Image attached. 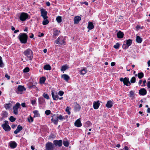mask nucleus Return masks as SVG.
Returning a JSON list of instances; mask_svg holds the SVG:
<instances>
[{
	"instance_id": "obj_36",
	"label": "nucleus",
	"mask_w": 150,
	"mask_h": 150,
	"mask_svg": "<svg viewBox=\"0 0 150 150\" xmlns=\"http://www.w3.org/2000/svg\"><path fill=\"white\" fill-rule=\"evenodd\" d=\"M8 115V113L6 111H3L2 112V116L3 117H6Z\"/></svg>"
},
{
	"instance_id": "obj_29",
	"label": "nucleus",
	"mask_w": 150,
	"mask_h": 150,
	"mask_svg": "<svg viewBox=\"0 0 150 150\" xmlns=\"http://www.w3.org/2000/svg\"><path fill=\"white\" fill-rule=\"evenodd\" d=\"M19 40L22 43H25L27 42V38H18Z\"/></svg>"
},
{
	"instance_id": "obj_52",
	"label": "nucleus",
	"mask_w": 150,
	"mask_h": 150,
	"mask_svg": "<svg viewBox=\"0 0 150 150\" xmlns=\"http://www.w3.org/2000/svg\"><path fill=\"white\" fill-rule=\"evenodd\" d=\"M45 113L46 115H48L50 114L51 111L49 110H47L45 111Z\"/></svg>"
},
{
	"instance_id": "obj_57",
	"label": "nucleus",
	"mask_w": 150,
	"mask_h": 150,
	"mask_svg": "<svg viewBox=\"0 0 150 150\" xmlns=\"http://www.w3.org/2000/svg\"><path fill=\"white\" fill-rule=\"evenodd\" d=\"M31 103L33 105H34L36 103V101L35 100H32Z\"/></svg>"
},
{
	"instance_id": "obj_31",
	"label": "nucleus",
	"mask_w": 150,
	"mask_h": 150,
	"mask_svg": "<svg viewBox=\"0 0 150 150\" xmlns=\"http://www.w3.org/2000/svg\"><path fill=\"white\" fill-rule=\"evenodd\" d=\"M19 38H28V36L27 35L24 33H20L19 35Z\"/></svg>"
},
{
	"instance_id": "obj_51",
	"label": "nucleus",
	"mask_w": 150,
	"mask_h": 150,
	"mask_svg": "<svg viewBox=\"0 0 150 150\" xmlns=\"http://www.w3.org/2000/svg\"><path fill=\"white\" fill-rule=\"evenodd\" d=\"M29 71V69L28 67H26L23 70L24 72H27Z\"/></svg>"
},
{
	"instance_id": "obj_20",
	"label": "nucleus",
	"mask_w": 150,
	"mask_h": 150,
	"mask_svg": "<svg viewBox=\"0 0 150 150\" xmlns=\"http://www.w3.org/2000/svg\"><path fill=\"white\" fill-rule=\"evenodd\" d=\"M81 109L80 105L78 104L76 105L74 107V110L75 112H77L79 111Z\"/></svg>"
},
{
	"instance_id": "obj_3",
	"label": "nucleus",
	"mask_w": 150,
	"mask_h": 150,
	"mask_svg": "<svg viewBox=\"0 0 150 150\" xmlns=\"http://www.w3.org/2000/svg\"><path fill=\"white\" fill-rule=\"evenodd\" d=\"M4 123L1 125V127L6 132L9 131L11 130V127L8 125V121L5 120Z\"/></svg>"
},
{
	"instance_id": "obj_56",
	"label": "nucleus",
	"mask_w": 150,
	"mask_h": 150,
	"mask_svg": "<svg viewBox=\"0 0 150 150\" xmlns=\"http://www.w3.org/2000/svg\"><path fill=\"white\" fill-rule=\"evenodd\" d=\"M21 105V106L23 107H26L25 103H22Z\"/></svg>"
},
{
	"instance_id": "obj_13",
	"label": "nucleus",
	"mask_w": 150,
	"mask_h": 150,
	"mask_svg": "<svg viewBox=\"0 0 150 150\" xmlns=\"http://www.w3.org/2000/svg\"><path fill=\"white\" fill-rule=\"evenodd\" d=\"M9 145L10 147L13 149L15 148L17 145V144L15 141H12L10 142L9 143Z\"/></svg>"
},
{
	"instance_id": "obj_62",
	"label": "nucleus",
	"mask_w": 150,
	"mask_h": 150,
	"mask_svg": "<svg viewBox=\"0 0 150 150\" xmlns=\"http://www.w3.org/2000/svg\"><path fill=\"white\" fill-rule=\"evenodd\" d=\"M16 125H13L11 126V127L12 128H14L16 126Z\"/></svg>"
},
{
	"instance_id": "obj_24",
	"label": "nucleus",
	"mask_w": 150,
	"mask_h": 150,
	"mask_svg": "<svg viewBox=\"0 0 150 150\" xmlns=\"http://www.w3.org/2000/svg\"><path fill=\"white\" fill-rule=\"evenodd\" d=\"M51 67L49 64L45 65L43 67L44 69L46 70H50L51 69Z\"/></svg>"
},
{
	"instance_id": "obj_17",
	"label": "nucleus",
	"mask_w": 150,
	"mask_h": 150,
	"mask_svg": "<svg viewBox=\"0 0 150 150\" xmlns=\"http://www.w3.org/2000/svg\"><path fill=\"white\" fill-rule=\"evenodd\" d=\"M23 129V127L20 125L18 126L17 129L14 132V133L16 134L19 133Z\"/></svg>"
},
{
	"instance_id": "obj_63",
	"label": "nucleus",
	"mask_w": 150,
	"mask_h": 150,
	"mask_svg": "<svg viewBox=\"0 0 150 150\" xmlns=\"http://www.w3.org/2000/svg\"><path fill=\"white\" fill-rule=\"evenodd\" d=\"M147 112L148 113H150V108H148L147 110Z\"/></svg>"
},
{
	"instance_id": "obj_9",
	"label": "nucleus",
	"mask_w": 150,
	"mask_h": 150,
	"mask_svg": "<svg viewBox=\"0 0 150 150\" xmlns=\"http://www.w3.org/2000/svg\"><path fill=\"white\" fill-rule=\"evenodd\" d=\"M20 105L19 103H16L15 105L13 107V113L15 115H17L18 113V110Z\"/></svg>"
},
{
	"instance_id": "obj_1",
	"label": "nucleus",
	"mask_w": 150,
	"mask_h": 150,
	"mask_svg": "<svg viewBox=\"0 0 150 150\" xmlns=\"http://www.w3.org/2000/svg\"><path fill=\"white\" fill-rule=\"evenodd\" d=\"M24 54L27 58V60H31L33 58V52L30 49L26 50L24 52Z\"/></svg>"
},
{
	"instance_id": "obj_18",
	"label": "nucleus",
	"mask_w": 150,
	"mask_h": 150,
	"mask_svg": "<svg viewBox=\"0 0 150 150\" xmlns=\"http://www.w3.org/2000/svg\"><path fill=\"white\" fill-rule=\"evenodd\" d=\"M52 95L53 99L54 100H57L59 99V96L57 94V93H56L55 94L54 93L53 91H52Z\"/></svg>"
},
{
	"instance_id": "obj_8",
	"label": "nucleus",
	"mask_w": 150,
	"mask_h": 150,
	"mask_svg": "<svg viewBox=\"0 0 150 150\" xmlns=\"http://www.w3.org/2000/svg\"><path fill=\"white\" fill-rule=\"evenodd\" d=\"M52 118L51 119V121L52 122H53L54 124L57 125L58 122L57 115L55 114H54L52 116Z\"/></svg>"
},
{
	"instance_id": "obj_45",
	"label": "nucleus",
	"mask_w": 150,
	"mask_h": 150,
	"mask_svg": "<svg viewBox=\"0 0 150 150\" xmlns=\"http://www.w3.org/2000/svg\"><path fill=\"white\" fill-rule=\"evenodd\" d=\"M136 78L135 77H132L130 80V82L132 83H134L135 82Z\"/></svg>"
},
{
	"instance_id": "obj_2",
	"label": "nucleus",
	"mask_w": 150,
	"mask_h": 150,
	"mask_svg": "<svg viewBox=\"0 0 150 150\" xmlns=\"http://www.w3.org/2000/svg\"><path fill=\"white\" fill-rule=\"evenodd\" d=\"M132 40L130 39L125 40L122 45L123 49L125 50L127 49L132 45Z\"/></svg>"
},
{
	"instance_id": "obj_14",
	"label": "nucleus",
	"mask_w": 150,
	"mask_h": 150,
	"mask_svg": "<svg viewBox=\"0 0 150 150\" xmlns=\"http://www.w3.org/2000/svg\"><path fill=\"white\" fill-rule=\"evenodd\" d=\"M139 94L141 95H145L147 93L146 90L144 88H141L139 91Z\"/></svg>"
},
{
	"instance_id": "obj_15",
	"label": "nucleus",
	"mask_w": 150,
	"mask_h": 150,
	"mask_svg": "<svg viewBox=\"0 0 150 150\" xmlns=\"http://www.w3.org/2000/svg\"><path fill=\"white\" fill-rule=\"evenodd\" d=\"M75 126L77 127H80L82 126V124L81 123L80 119H77L74 123Z\"/></svg>"
},
{
	"instance_id": "obj_53",
	"label": "nucleus",
	"mask_w": 150,
	"mask_h": 150,
	"mask_svg": "<svg viewBox=\"0 0 150 150\" xmlns=\"http://www.w3.org/2000/svg\"><path fill=\"white\" fill-rule=\"evenodd\" d=\"M150 80V78L148 79V80ZM147 86L148 88H150V81L147 82Z\"/></svg>"
},
{
	"instance_id": "obj_59",
	"label": "nucleus",
	"mask_w": 150,
	"mask_h": 150,
	"mask_svg": "<svg viewBox=\"0 0 150 150\" xmlns=\"http://www.w3.org/2000/svg\"><path fill=\"white\" fill-rule=\"evenodd\" d=\"M44 35V34L43 33H41V34H39L38 35V36L39 37H43Z\"/></svg>"
},
{
	"instance_id": "obj_5",
	"label": "nucleus",
	"mask_w": 150,
	"mask_h": 150,
	"mask_svg": "<svg viewBox=\"0 0 150 150\" xmlns=\"http://www.w3.org/2000/svg\"><path fill=\"white\" fill-rule=\"evenodd\" d=\"M28 14L25 13H21L20 16V20L22 21H25L28 18Z\"/></svg>"
},
{
	"instance_id": "obj_43",
	"label": "nucleus",
	"mask_w": 150,
	"mask_h": 150,
	"mask_svg": "<svg viewBox=\"0 0 150 150\" xmlns=\"http://www.w3.org/2000/svg\"><path fill=\"white\" fill-rule=\"evenodd\" d=\"M91 125V123L89 121L87 122L85 124V126L86 127H88Z\"/></svg>"
},
{
	"instance_id": "obj_35",
	"label": "nucleus",
	"mask_w": 150,
	"mask_h": 150,
	"mask_svg": "<svg viewBox=\"0 0 150 150\" xmlns=\"http://www.w3.org/2000/svg\"><path fill=\"white\" fill-rule=\"evenodd\" d=\"M56 20L58 23H61L62 21L61 17L60 16H57L56 18Z\"/></svg>"
},
{
	"instance_id": "obj_12",
	"label": "nucleus",
	"mask_w": 150,
	"mask_h": 150,
	"mask_svg": "<svg viewBox=\"0 0 150 150\" xmlns=\"http://www.w3.org/2000/svg\"><path fill=\"white\" fill-rule=\"evenodd\" d=\"M53 143L56 146L60 147L61 146L62 144V141L61 140H56L54 141Z\"/></svg>"
},
{
	"instance_id": "obj_34",
	"label": "nucleus",
	"mask_w": 150,
	"mask_h": 150,
	"mask_svg": "<svg viewBox=\"0 0 150 150\" xmlns=\"http://www.w3.org/2000/svg\"><path fill=\"white\" fill-rule=\"evenodd\" d=\"M68 67L67 65H64L62 67L61 70L62 71H65L68 68Z\"/></svg>"
},
{
	"instance_id": "obj_39",
	"label": "nucleus",
	"mask_w": 150,
	"mask_h": 150,
	"mask_svg": "<svg viewBox=\"0 0 150 150\" xmlns=\"http://www.w3.org/2000/svg\"><path fill=\"white\" fill-rule=\"evenodd\" d=\"M16 119L13 116H11L9 118V120L11 122H13L15 121Z\"/></svg>"
},
{
	"instance_id": "obj_55",
	"label": "nucleus",
	"mask_w": 150,
	"mask_h": 150,
	"mask_svg": "<svg viewBox=\"0 0 150 150\" xmlns=\"http://www.w3.org/2000/svg\"><path fill=\"white\" fill-rule=\"evenodd\" d=\"M120 150H129L128 147L126 146H125L124 148L122 149H121Z\"/></svg>"
},
{
	"instance_id": "obj_27",
	"label": "nucleus",
	"mask_w": 150,
	"mask_h": 150,
	"mask_svg": "<svg viewBox=\"0 0 150 150\" xmlns=\"http://www.w3.org/2000/svg\"><path fill=\"white\" fill-rule=\"evenodd\" d=\"M33 113L34 114V117H40V115L38 110H34L33 111Z\"/></svg>"
},
{
	"instance_id": "obj_32",
	"label": "nucleus",
	"mask_w": 150,
	"mask_h": 150,
	"mask_svg": "<svg viewBox=\"0 0 150 150\" xmlns=\"http://www.w3.org/2000/svg\"><path fill=\"white\" fill-rule=\"evenodd\" d=\"M53 31V34L54 36H57V35H58L60 33L59 31L58 30L55 29H54Z\"/></svg>"
},
{
	"instance_id": "obj_28",
	"label": "nucleus",
	"mask_w": 150,
	"mask_h": 150,
	"mask_svg": "<svg viewBox=\"0 0 150 150\" xmlns=\"http://www.w3.org/2000/svg\"><path fill=\"white\" fill-rule=\"evenodd\" d=\"M4 106L6 109V110H8L11 107L12 105L10 103H7L5 104Z\"/></svg>"
},
{
	"instance_id": "obj_49",
	"label": "nucleus",
	"mask_w": 150,
	"mask_h": 150,
	"mask_svg": "<svg viewBox=\"0 0 150 150\" xmlns=\"http://www.w3.org/2000/svg\"><path fill=\"white\" fill-rule=\"evenodd\" d=\"M64 94V92L62 91H59L58 93V94L60 96H62Z\"/></svg>"
},
{
	"instance_id": "obj_38",
	"label": "nucleus",
	"mask_w": 150,
	"mask_h": 150,
	"mask_svg": "<svg viewBox=\"0 0 150 150\" xmlns=\"http://www.w3.org/2000/svg\"><path fill=\"white\" fill-rule=\"evenodd\" d=\"M144 76V74L142 72H140L138 74V77L141 79Z\"/></svg>"
},
{
	"instance_id": "obj_16",
	"label": "nucleus",
	"mask_w": 150,
	"mask_h": 150,
	"mask_svg": "<svg viewBox=\"0 0 150 150\" xmlns=\"http://www.w3.org/2000/svg\"><path fill=\"white\" fill-rule=\"evenodd\" d=\"M100 103H99V101H94L93 102V106L94 108L95 109H98L100 106Z\"/></svg>"
},
{
	"instance_id": "obj_26",
	"label": "nucleus",
	"mask_w": 150,
	"mask_h": 150,
	"mask_svg": "<svg viewBox=\"0 0 150 150\" xmlns=\"http://www.w3.org/2000/svg\"><path fill=\"white\" fill-rule=\"evenodd\" d=\"M117 38H123L124 34L123 32L120 31L117 33Z\"/></svg>"
},
{
	"instance_id": "obj_60",
	"label": "nucleus",
	"mask_w": 150,
	"mask_h": 150,
	"mask_svg": "<svg viewBox=\"0 0 150 150\" xmlns=\"http://www.w3.org/2000/svg\"><path fill=\"white\" fill-rule=\"evenodd\" d=\"M115 63L114 62H112L111 63V65L112 66H114L115 65Z\"/></svg>"
},
{
	"instance_id": "obj_41",
	"label": "nucleus",
	"mask_w": 150,
	"mask_h": 150,
	"mask_svg": "<svg viewBox=\"0 0 150 150\" xmlns=\"http://www.w3.org/2000/svg\"><path fill=\"white\" fill-rule=\"evenodd\" d=\"M4 67V64L3 62L2 58L0 56V67Z\"/></svg>"
},
{
	"instance_id": "obj_54",
	"label": "nucleus",
	"mask_w": 150,
	"mask_h": 150,
	"mask_svg": "<svg viewBox=\"0 0 150 150\" xmlns=\"http://www.w3.org/2000/svg\"><path fill=\"white\" fill-rule=\"evenodd\" d=\"M5 77L7 78V79L9 80L10 79V76L8 75L7 74H6L5 75Z\"/></svg>"
},
{
	"instance_id": "obj_64",
	"label": "nucleus",
	"mask_w": 150,
	"mask_h": 150,
	"mask_svg": "<svg viewBox=\"0 0 150 150\" xmlns=\"http://www.w3.org/2000/svg\"><path fill=\"white\" fill-rule=\"evenodd\" d=\"M149 66H150V60H149L147 62Z\"/></svg>"
},
{
	"instance_id": "obj_47",
	"label": "nucleus",
	"mask_w": 150,
	"mask_h": 150,
	"mask_svg": "<svg viewBox=\"0 0 150 150\" xmlns=\"http://www.w3.org/2000/svg\"><path fill=\"white\" fill-rule=\"evenodd\" d=\"M142 40V38H136V42L139 43H141Z\"/></svg>"
},
{
	"instance_id": "obj_58",
	"label": "nucleus",
	"mask_w": 150,
	"mask_h": 150,
	"mask_svg": "<svg viewBox=\"0 0 150 150\" xmlns=\"http://www.w3.org/2000/svg\"><path fill=\"white\" fill-rule=\"evenodd\" d=\"M136 28L137 30H138L139 29H141V28L140 26L139 25H137L136 27Z\"/></svg>"
},
{
	"instance_id": "obj_21",
	"label": "nucleus",
	"mask_w": 150,
	"mask_h": 150,
	"mask_svg": "<svg viewBox=\"0 0 150 150\" xmlns=\"http://www.w3.org/2000/svg\"><path fill=\"white\" fill-rule=\"evenodd\" d=\"M81 17L79 16H76L74 18V23L75 24H77L81 20Z\"/></svg>"
},
{
	"instance_id": "obj_7",
	"label": "nucleus",
	"mask_w": 150,
	"mask_h": 150,
	"mask_svg": "<svg viewBox=\"0 0 150 150\" xmlns=\"http://www.w3.org/2000/svg\"><path fill=\"white\" fill-rule=\"evenodd\" d=\"M40 10L41 13V16L43 18H48L47 16V12L45 9L42 8H40Z\"/></svg>"
},
{
	"instance_id": "obj_40",
	"label": "nucleus",
	"mask_w": 150,
	"mask_h": 150,
	"mask_svg": "<svg viewBox=\"0 0 150 150\" xmlns=\"http://www.w3.org/2000/svg\"><path fill=\"white\" fill-rule=\"evenodd\" d=\"M63 143L64 145L66 147H68L69 145V143L67 141H64Z\"/></svg>"
},
{
	"instance_id": "obj_46",
	"label": "nucleus",
	"mask_w": 150,
	"mask_h": 150,
	"mask_svg": "<svg viewBox=\"0 0 150 150\" xmlns=\"http://www.w3.org/2000/svg\"><path fill=\"white\" fill-rule=\"evenodd\" d=\"M58 120L59 119L60 120H62L65 119L64 117L62 115H60L59 116H57Z\"/></svg>"
},
{
	"instance_id": "obj_4",
	"label": "nucleus",
	"mask_w": 150,
	"mask_h": 150,
	"mask_svg": "<svg viewBox=\"0 0 150 150\" xmlns=\"http://www.w3.org/2000/svg\"><path fill=\"white\" fill-rule=\"evenodd\" d=\"M120 80L121 82H123L124 84L127 86H129L131 85L129 79L128 78L125 77L124 78H120Z\"/></svg>"
},
{
	"instance_id": "obj_19",
	"label": "nucleus",
	"mask_w": 150,
	"mask_h": 150,
	"mask_svg": "<svg viewBox=\"0 0 150 150\" xmlns=\"http://www.w3.org/2000/svg\"><path fill=\"white\" fill-rule=\"evenodd\" d=\"M113 105L112 101L108 100L106 105V107L108 108H111Z\"/></svg>"
},
{
	"instance_id": "obj_44",
	"label": "nucleus",
	"mask_w": 150,
	"mask_h": 150,
	"mask_svg": "<svg viewBox=\"0 0 150 150\" xmlns=\"http://www.w3.org/2000/svg\"><path fill=\"white\" fill-rule=\"evenodd\" d=\"M43 96L44 98L47 99H49V96L47 93H44L43 94Z\"/></svg>"
},
{
	"instance_id": "obj_11",
	"label": "nucleus",
	"mask_w": 150,
	"mask_h": 150,
	"mask_svg": "<svg viewBox=\"0 0 150 150\" xmlns=\"http://www.w3.org/2000/svg\"><path fill=\"white\" fill-rule=\"evenodd\" d=\"M56 44L62 45L65 42L64 38H58L55 41Z\"/></svg>"
},
{
	"instance_id": "obj_30",
	"label": "nucleus",
	"mask_w": 150,
	"mask_h": 150,
	"mask_svg": "<svg viewBox=\"0 0 150 150\" xmlns=\"http://www.w3.org/2000/svg\"><path fill=\"white\" fill-rule=\"evenodd\" d=\"M47 18H44V20L42 21V24L44 25H47L49 23V21L47 19Z\"/></svg>"
},
{
	"instance_id": "obj_10",
	"label": "nucleus",
	"mask_w": 150,
	"mask_h": 150,
	"mask_svg": "<svg viewBox=\"0 0 150 150\" xmlns=\"http://www.w3.org/2000/svg\"><path fill=\"white\" fill-rule=\"evenodd\" d=\"M25 88L22 86H18L16 92L18 94H21L22 93V92L24 91H25Z\"/></svg>"
},
{
	"instance_id": "obj_61",
	"label": "nucleus",
	"mask_w": 150,
	"mask_h": 150,
	"mask_svg": "<svg viewBox=\"0 0 150 150\" xmlns=\"http://www.w3.org/2000/svg\"><path fill=\"white\" fill-rule=\"evenodd\" d=\"M30 36H29V38H33L34 36V35L32 33H30Z\"/></svg>"
},
{
	"instance_id": "obj_33",
	"label": "nucleus",
	"mask_w": 150,
	"mask_h": 150,
	"mask_svg": "<svg viewBox=\"0 0 150 150\" xmlns=\"http://www.w3.org/2000/svg\"><path fill=\"white\" fill-rule=\"evenodd\" d=\"M94 28L93 25L92 23H90L88 24V28L89 30H91L93 29Z\"/></svg>"
},
{
	"instance_id": "obj_48",
	"label": "nucleus",
	"mask_w": 150,
	"mask_h": 150,
	"mask_svg": "<svg viewBox=\"0 0 150 150\" xmlns=\"http://www.w3.org/2000/svg\"><path fill=\"white\" fill-rule=\"evenodd\" d=\"M120 46V44L118 43H117L114 46V47L116 49L119 48Z\"/></svg>"
},
{
	"instance_id": "obj_22",
	"label": "nucleus",
	"mask_w": 150,
	"mask_h": 150,
	"mask_svg": "<svg viewBox=\"0 0 150 150\" xmlns=\"http://www.w3.org/2000/svg\"><path fill=\"white\" fill-rule=\"evenodd\" d=\"M61 77L62 78H63L66 81H68L70 78L69 76L66 74L62 75Z\"/></svg>"
},
{
	"instance_id": "obj_6",
	"label": "nucleus",
	"mask_w": 150,
	"mask_h": 150,
	"mask_svg": "<svg viewBox=\"0 0 150 150\" xmlns=\"http://www.w3.org/2000/svg\"><path fill=\"white\" fill-rule=\"evenodd\" d=\"M45 147L47 150H53L54 146L52 143L48 142L46 144Z\"/></svg>"
},
{
	"instance_id": "obj_50",
	"label": "nucleus",
	"mask_w": 150,
	"mask_h": 150,
	"mask_svg": "<svg viewBox=\"0 0 150 150\" xmlns=\"http://www.w3.org/2000/svg\"><path fill=\"white\" fill-rule=\"evenodd\" d=\"M69 107H67L66 109V111L67 112V114L68 115H70V112L69 111Z\"/></svg>"
},
{
	"instance_id": "obj_25",
	"label": "nucleus",
	"mask_w": 150,
	"mask_h": 150,
	"mask_svg": "<svg viewBox=\"0 0 150 150\" xmlns=\"http://www.w3.org/2000/svg\"><path fill=\"white\" fill-rule=\"evenodd\" d=\"M87 72V69L85 68H83V69L80 71V74L82 75H84Z\"/></svg>"
},
{
	"instance_id": "obj_23",
	"label": "nucleus",
	"mask_w": 150,
	"mask_h": 150,
	"mask_svg": "<svg viewBox=\"0 0 150 150\" xmlns=\"http://www.w3.org/2000/svg\"><path fill=\"white\" fill-rule=\"evenodd\" d=\"M135 93L133 91H130L129 94V97L132 99L134 98Z\"/></svg>"
},
{
	"instance_id": "obj_37",
	"label": "nucleus",
	"mask_w": 150,
	"mask_h": 150,
	"mask_svg": "<svg viewBox=\"0 0 150 150\" xmlns=\"http://www.w3.org/2000/svg\"><path fill=\"white\" fill-rule=\"evenodd\" d=\"M45 78L44 77H42L40 78V83L41 84H43L45 81Z\"/></svg>"
},
{
	"instance_id": "obj_42",
	"label": "nucleus",
	"mask_w": 150,
	"mask_h": 150,
	"mask_svg": "<svg viewBox=\"0 0 150 150\" xmlns=\"http://www.w3.org/2000/svg\"><path fill=\"white\" fill-rule=\"evenodd\" d=\"M28 122H32L33 120V118L30 115L29 117H28Z\"/></svg>"
}]
</instances>
